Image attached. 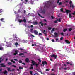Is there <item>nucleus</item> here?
Returning a JSON list of instances; mask_svg holds the SVG:
<instances>
[{"instance_id":"obj_5","label":"nucleus","mask_w":75,"mask_h":75,"mask_svg":"<svg viewBox=\"0 0 75 75\" xmlns=\"http://www.w3.org/2000/svg\"><path fill=\"white\" fill-rule=\"evenodd\" d=\"M66 12L67 13V15H68L69 13H71V10L67 9H66Z\"/></svg>"},{"instance_id":"obj_22","label":"nucleus","mask_w":75,"mask_h":75,"mask_svg":"<svg viewBox=\"0 0 75 75\" xmlns=\"http://www.w3.org/2000/svg\"><path fill=\"white\" fill-rule=\"evenodd\" d=\"M24 55V53H21L19 54V55L20 56H21V55Z\"/></svg>"},{"instance_id":"obj_20","label":"nucleus","mask_w":75,"mask_h":75,"mask_svg":"<svg viewBox=\"0 0 75 75\" xmlns=\"http://www.w3.org/2000/svg\"><path fill=\"white\" fill-rule=\"evenodd\" d=\"M54 34L55 35V36H58V33H57V32H55Z\"/></svg>"},{"instance_id":"obj_56","label":"nucleus","mask_w":75,"mask_h":75,"mask_svg":"<svg viewBox=\"0 0 75 75\" xmlns=\"http://www.w3.org/2000/svg\"><path fill=\"white\" fill-rule=\"evenodd\" d=\"M59 3V0H58L57 3Z\"/></svg>"},{"instance_id":"obj_52","label":"nucleus","mask_w":75,"mask_h":75,"mask_svg":"<svg viewBox=\"0 0 75 75\" xmlns=\"http://www.w3.org/2000/svg\"><path fill=\"white\" fill-rule=\"evenodd\" d=\"M58 38H57L56 39V42H57V41H58Z\"/></svg>"},{"instance_id":"obj_51","label":"nucleus","mask_w":75,"mask_h":75,"mask_svg":"<svg viewBox=\"0 0 75 75\" xmlns=\"http://www.w3.org/2000/svg\"><path fill=\"white\" fill-rule=\"evenodd\" d=\"M52 42H55V40L54 39H52Z\"/></svg>"},{"instance_id":"obj_50","label":"nucleus","mask_w":75,"mask_h":75,"mask_svg":"<svg viewBox=\"0 0 75 75\" xmlns=\"http://www.w3.org/2000/svg\"><path fill=\"white\" fill-rule=\"evenodd\" d=\"M51 28H51L49 27V28H48V30H51Z\"/></svg>"},{"instance_id":"obj_39","label":"nucleus","mask_w":75,"mask_h":75,"mask_svg":"<svg viewBox=\"0 0 75 75\" xmlns=\"http://www.w3.org/2000/svg\"><path fill=\"white\" fill-rule=\"evenodd\" d=\"M46 31L45 30H44L43 31V33L44 34H46V33H45V32Z\"/></svg>"},{"instance_id":"obj_43","label":"nucleus","mask_w":75,"mask_h":75,"mask_svg":"<svg viewBox=\"0 0 75 75\" xmlns=\"http://www.w3.org/2000/svg\"><path fill=\"white\" fill-rule=\"evenodd\" d=\"M15 44L16 45H18V43L16 42L15 43Z\"/></svg>"},{"instance_id":"obj_29","label":"nucleus","mask_w":75,"mask_h":75,"mask_svg":"<svg viewBox=\"0 0 75 75\" xmlns=\"http://www.w3.org/2000/svg\"><path fill=\"white\" fill-rule=\"evenodd\" d=\"M19 69H23V67H19Z\"/></svg>"},{"instance_id":"obj_47","label":"nucleus","mask_w":75,"mask_h":75,"mask_svg":"<svg viewBox=\"0 0 75 75\" xmlns=\"http://www.w3.org/2000/svg\"><path fill=\"white\" fill-rule=\"evenodd\" d=\"M41 74H43V75H45V73H43L42 72H41Z\"/></svg>"},{"instance_id":"obj_11","label":"nucleus","mask_w":75,"mask_h":75,"mask_svg":"<svg viewBox=\"0 0 75 75\" xmlns=\"http://www.w3.org/2000/svg\"><path fill=\"white\" fill-rule=\"evenodd\" d=\"M33 64H31V67H30L29 69H34V68H33Z\"/></svg>"},{"instance_id":"obj_42","label":"nucleus","mask_w":75,"mask_h":75,"mask_svg":"<svg viewBox=\"0 0 75 75\" xmlns=\"http://www.w3.org/2000/svg\"><path fill=\"white\" fill-rule=\"evenodd\" d=\"M63 39V37H62L60 38V40H62Z\"/></svg>"},{"instance_id":"obj_62","label":"nucleus","mask_w":75,"mask_h":75,"mask_svg":"<svg viewBox=\"0 0 75 75\" xmlns=\"http://www.w3.org/2000/svg\"><path fill=\"white\" fill-rule=\"evenodd\" d=\"M8 60V59L6 58V62H7V61Z\"/></svg>"},{"instance_id":"obj_19","label":"nucleus","mask_w":75,"mask_h":75,"mask_svg":"<svg viewBox=\"0 0 75 75\" xmlns=\"http://www.w3.org/2000/svg\"><path fill=\"white\" fill-rule=\"evenodd\" d=\"M3 73L4 74H7L8 72H7V71L6 70H5L3 72Z\"/></svg>"},{"instance_id":"obj_30","label":"nucleus","mask_w":75,"mask_h":75,"mask_svg":"<svg viewBox=\"0 0 75 75\" xmlns=\"http://www.w3.org/2000/svg\"><path fill=\"white\" fill-rule=\"evenodd\" d=\"M70 63H71L70 62H66V64H70Z\"/></svg>"},{"instance_id":"obj_34","label":"nucleus","mask_w":75,"mask_h":75,"mask_svg":"<svg viewBox=\"0 0 75 75\" xmlns=\"http://www.w3.org/2000/svg\"><path fill=\"white\" fill-rule=\"evenodd\" d=\"M3 12V10L2 9H0V13H1Z\"/></svg>"},{"instance_id":"obj_40","label":"nucleus","mask_w":75,"mask_h":75,"mask_svg":"<svg viewBox=\"0 0 75 75\" xmlns=\"http://www.w3.org/2000/svg\"><path fill=\"white\" fill-rule=\"evenodd\" d=\"M19 63H22V62H22V61H21V60H20L19 61Z\"/></svg>"},{"instance_id":"obj_6","label":"nucleus","mask_w":75,"mask_h":75,"mask_svg":"<svg viewBox=\"0 0 75 75\" xmlns=\"http://www.w3.org/2000/svg\"><path fill=\"white\" fill-rule=\"evenodd\" d=\"M0 65H1V67H6V66L4 65V63L1 64Z\"/></svg>"},{"instance_id":"obj_54","label":"nucleus","mask_w":75,"mask_h":75,"mask_svg":"<svg viewBox=\"0 0 75 75\" xmlns=\"http://www.w3.org/2000/svg\"><path fill=\"white\" fill-rule=\"evenodd\" d=\"M13 59L14 60H15V61H18V60L16 59Z\"/></svg>"},{"instance_id":"obj_46","label":"nucleus","mask_w":75,"mask_h":75,"mask_svg":"<svg viewBox=\"0 0 75 75\" xmlns=\"http://www.w3.org/2000/svg\"><path fill=\"white\" fill-rule=\"evenodd\" d=\"M39 35H42V33H39Z\"/></svg>"},{"instance_id":"obj_64","label":"nucleus","mask_w":75,"mask_h":75,"mask_svg":"<svg viewBox=\"0 0 75 75\" xmlns=\"http://www.w3.org/2000/svg\"><path fill=\"white\" fill-rule=\"evenodd\" d=\"M50 75H55L54 74H50Z\"/></svg>"},{"instance_id":"obj_26","label":"nucleus","mask_w":75,"mask_h":75,"mask_svg":"<svg viewBox=\"0 0 75 75\" xmlns=\"http://www.w3.org/2000/svg\"><path fill=\"white\" fill-rule=\"evenodd\" d=\"M67 29H65L63 30V31L64 32H65L66 31H67Z\"/></svg>"},{"instance_id":"obj_60","label":"nucleus","mask_w":75,"mask_h":75,"mask_svg":"<svg viewBox=\"0 0 75 75\" xmlns=\"http://www.w3.org/2000/svg\"><path fill=\"white\" fill-rule=\"evenodd\" d=\"M22 64H23V65H25V64L24 63H22Z\"/></svg>"},{"instance_id":"obj_61","label":"nucleus","mask_w":75,"mask_h":75,"mask_svg":"<svg viewBox=\"0 0 75 75\" xmlns=\"http://www.w3.org/2000/svg\"><path fill=\"white\" fill-rule=\"evenodd\" d=\"M74 4L72 5V8H74Z\"/></svg>"},{"instance_id":"obj_16","label":"nucleus","mask_w":75,"mask_h":75,"mask_svg":"<svg viewBox=\"0 0 75 75\" xmlns=\"http://www.w3.org/2000/svg\"><path fill=\"white\" fill-rule=\"evenodd\" d=\"M42 14H45V10H43L42 11Z\"/></svg>"},{"instance_id":"obj_63","label":"nucleus","mask_w":75,"mask_h":75,"mask_svg":"<svg viewBox=\"0 0 75 75\" xmlns=\"http://www.w3.org/2000/svg\"><path fill=\"white\" fill-rule=\"evenodd\" d=\"M72 14L73 15H75V11L74 12V13H72Z\"/></svg>"},{"instance_id":"obj_36","label":"nucleus","mask_w":75,"mask_h":75,"mask_svg":"<svg viewBox=\"0 0 75 75\" xmlns=\"http://www.w3.org/2000/svg\"><path fill=\"white\" fill-rule=\"evenodd\" d=\"M54 30H55V28H53L52 30L51 31H54Z\"/></svg>"},{"instance_id":"obj_12","label":"nucleus","mask_w":75,"mask_h":75,"mask_svg":"<svg viewBox=\"0 0 75 75\" xmlns=\"http://www.w3.org/2000/svg\"><path fill=\"white\" fill-rule=\"evenodd\" d=\"M65 42L67 43V44H70L71 42H69V41H68V40H65Z\"/></svg>"},{"instance_id":"obj_9","label":"nucleus","mask_w":75,"mask_h":75,"mask_svg":"<svg viewBox=\"0 0 75 75\" xmlns=\"http://www.w3.org/2000/svg\"><path fill=\"white\" fill-rule=\"evenodd\" d=\"M25 61L26 62H29V59L28 58H26V59L25 60Z\"/></svg>"},{"instance_id":"obj_4","label":"nucleus","mask_w":75,"mask_h":75,"mask_svg":"<svg viewBox=\"0 0 75 75\" xmlns=\"http://www.w3.org/2000/svg\"><path fill=\"white\" fill-rule=\"evenodd\" d=\"M42 64H43V66H44V65H45H45H47V62L45 61H43L42 62Z\"/></svg>"},{"instance_id":"obj_1","label":"nucleus","mask_w":75,"mask_h":75,"mask_svg":"<svg viewBox=\"0 0 75 75\" xmlns=\"http://www.w3.org/2000/svg\"><path fill=\"white\" fill-rule=\"evenodd\" d=\"M32 65H36V68H38V65L40 64L39 62H38V64H37L35 61L33 60H32Z\"/></svg>"},{"instance_id":"obj_49","label":"nucleus","mask_w":75,"mask_h":75,"mask_svg":"<svg viewBox=\"0 0 75 75\" xmlns=\"http://www.w3.org/2000/svg\"><path fill=\"white\" fill-rule=\"evenodd\" d=\"M72 74L73 75H75V72H73Z\"/></svg>"},{"instance_id":"obj_32","label":"nucleus","mask_w":75,"mask_h":75,"mask_svg":"<svg viewBox=\"0 0 75 75\" xmlns=\"http://www.w3.org/2000/svg\"><path fill=\"white\" fill-rule=\"evenodd\" d=\"M33 29H30V31L31 33H33Z\"/></svg>"},{"instance_id":"obj_48","label":"nucleus","mask_w":75,"mask_h":75,"mask_svg":"<svg viewBox=\"0 0 75 75\" xmlns=\"http://www.w3.org/2000/svg\"><path fill=\"white\" fill-rule=\"evenodd\" d=\"M46 71L48 72V71H49V69H46Z\"/></svg>"},{"instance_id":"obj_59","label":"nucleus","mask_w":75,"mask_h":75,"mask_svg":"<svg viewBox=\"0 0 75 75\" xmlns=\"http://www.w3.org/2000/svg\"><path fill=\"white\" fill-rule=\"evenodd\" d=\"M64 70H67V67H65L64 68Z\"/></svg>"},{"instance_id":"obj_25","label":"nucleus","mask_w":75,"mask_h":75,"mask_svg":"<svg viewBox=\"0 0 75 75\" xmlns=\"http://www.w3.org/2000/svg\"><path fill=\"white\" fill-rule=\"evenodd\" d=\"M38 15L40 17H41V18H44V17H42V16H41V15L39 13H38Z\"/></svg>"},{"instance_id":"obj_41","label":"nucleus","mask_w":75,"mask_h":75,"mask_svg":"<svg viewBox=\"0 0 75 75\" xmlns=\"http://www.w3.org/2000/svg\"><path fill=\"white\" fill-rule=\"evenodd\" d=\"M58 4H59V6H60V5H61V4H62V2H59V3Z\"/></svg>"},{"instance_id":"obj_21","label":"nucleus","mask_w":75,"mask_h":75,"mask_svg":"<svg viewBox=\"0 0 75 75\" xmlns=\"http://www.w3.org/2000/svg\"><path fill=\"white\" fill-rule=\"evenodd\" d=\"M69 17L70 18H72V16L71 15V14L70 13L69 14Z\"/></svg>"},{"instance_id":"obj_55","label":"nucleus","mask_w":75,"mask_h":75,"mask_svg":"<svg viewBox=\"0 0 75 75\" xmlns=\"http://www.w3.org/2000/svg\"><path fill=\"white\" fill-rule=\"evenodd\" d=\"M51 17L52 19H54V17H53L52 16H51Z\"/></svg>"},{"instance_id":"obj_28","label":"nucleus","mask_w":75,"mask_h":75,"mask_svg":"<svg viewBox=\"0 0 75 75\" xmlns=\"http://www.w3.org/2000/svg\"><path fill=\"white\" fill-rule=\"evenodd\" d=\"M7 70L8 72H10V68H8L7 69Z\"/></svg>"},{"instance_id":"obj_17","label":"nucleus","mask_w":75,"mask_h":75,"mask_svg":"<svg viewBox=\"0 0 75 75\" xmlns=\"http://www.w3.org/2000/svg\"><path fill=\"white\" fill-rule=\"evenodd\" d=\"M1 59H2V58L1 57L0 58V63H1V61H3L4 60V59H3L2 60H1Z\"/></svg>"},{"instance_id":"obj_44","label":"nucleus","mask_w":75,"mask_h":75,"mask_svg":"<svg viewBox=\"0 0 75 75\" xmlns=\"http://www.w3.org/2000/svg\"><path fill=\"white\" fill-rule=\"evenodd\" d=\"M26 13V11H25V10H24V12H23V13L24 14H25Z\"/></svg>"},{"instance_id":"obj_18","label":"nucleus","mask_w":75,"mask_h":75,"mask_svg":"<svg viewBox=\"0 0 75 75\" xmlns=\"http://www.w3.org/2000/svg\"><path fill=\"white\" fill-rule=\"evenodd\" d=\"M40 24H41V25L42 27H43V25H44V24H43V23H42V22H39Z\"/></svg>"},{"instance_id":"obj_53","label":"nucleus","mask_w":75,"mask_h":75,"mask_svg":"<svg viewBox=\"0 0 75 75\" xmlns=\"http://www.w3.org/2000/svg\"><path fill=\"white\" fill-rule=\"evenodd\" d=\"M12 67H14V68H16V66L15 65H13Z\"/></svg>"},{"instance_id":"obj_14","label":"nucleus","mask_w":75,"mask_h":75,"mask_svg":"<svg viewBox=\"0 0 75 75\" xmlns=\"http://www.w3.org/2000/svg\"><path fill=\"white\" fill-rule=\"evenodd\" d=\"M18 21L19 23H21V22H23V20L21 19H18Z\"/></svg>"},{"instance_id":"obj_38","label":"nucleus","mask_w":75,"mask_h":75,"mask_svg":"<svg viewBox=\"0 0 75 75\" xmlns=\"http://www.w3.org/2000/svg\"><path fill=\"white\" fill-rule=\"evenodd\" d=\"M60 10L62 12H63V11H64V9H63V8H62Z\"/></svg>"},{"instance_id":"obj_8","label":"nucleus","mask_w":75,"mask_h":75,"mask_svg":"<svg viewBox=\"0 0 75 75\" xmlns=\"http://www.w3.org/2000/svg\"><path fill=\"white\" fill-rule=\"evenodd\" d=\"M15 53L13 54V55H16L17 54H18V51L17 50L15 51Z\"/></svg>"},{"instance_id":"obj_37","label":"nucleus","mask_w":75,"mask_h":75,"mask_svg":"<svg viewBox=\"0 0 75 75\" xmlns=\"http://www.w3.org/2000/svg\"><path fill=\"white\" fill-rule=\"evenodd\" d=\"M4 20V18H1L0 19V20H1V21H3V20Z\"/></svg>"},{"instance_id":"obj_15","label":"nucleus","mask_w":75,"mask_h":75,"mask_svg":"<svg viewBox=\"0 0 75 75\" xmlns=\"http://www.w3.org/2000/svg\"><path fill=\"white\" fill-rule=\"evenodd\" d=\"M72 1H70L69 2V4L70 5V7H72Z\"/></svg>"},{"instance_id":"obj_23","label":"nucleus","mask_w":75,"mask_h":75,"mask_svg":"<svg viewBox=\"0 0 75 75\" xmlns=\"http://www.w3.org/2000/svg\"><path fill=\"white\" fill-rule=\"evenodd\" d=\"M23 21L24 23H26V22H27V20H26V19H23Z\"/></svg>"},{"instance_id":"obj_35","label":"nucleus","mask_w":75,"mask_h":75,"mask_svg":"<svg viewBox=\"0 0 75 75\" xmlns=\"http://www.w3.org/2000/svg\"><path fill=\"white\" fill-rule=\"evenodd\" d=\"M60 34H61V35H63V36H64V33L63 32H62L60 33Z\"/></svg>"},{"instance_id":"obj_31","label":"nucleus","mask_w":75,"mask_h":75,"mask_svg":"<svg viewBox=\"0 0 75 75\" xmlns=\"http://www.w3.org/2000/svg\"><path fill=\"white\" fill-rule=\"evenodd\" d=\"M8 65H11V64H12V63H11L10 62H9L8 63Z\"/></svg>"},{"instance_id":"obj_13","label":"nucleus","mask_w":75,"mask_h":75,"mask_svg":"<svg viewBox=\"0 0 75 75\" xmlns=\"http://www.w3.org/2000/svg\"><path fill=\"white\" fill-rule=\"evenodd\" d=\"M33 25H37L38 24V22H33Z\"/></svg>"},{"instance_id":"obj_57","label":"nucleus","mask_w":75,"mask_h":75,"mask_svg":"<svg viewBox=\"0 0 75 75\" xmlns=\"http://www.w3.org/2000/svg\"><path fill=\"white\" fill-rule=\"evenodd\" d=\"M38 75V74H37V73H35L34 74V75Z\"/></svg>"},{"instance_id":"obj_10","label":"nucleus","mask_w":75,"mask_h":75,"mask_svg":"<svg viewBox=\"0 0 75 75\" xmlns=\"http://www.w3.org/2000/svg\"><path fill=\"white\" fill-rule=\"evenodd\" d=\"M0 50L2 51L3 50V47H2V46L0 45Z\"/></svg>"},{"instance_id":"obj_58","label":"nucleus","mask_w":75,"mask_h":75,"mask_svg":"<svg viewBox=\"0 0 75 75\" xmlns=\"http://www.w3.org/2000/svg\"><path fill=\"white\" fill-rule=\"evenodd\" d=\"M55 23H57V20H55L54 21Z\"/></svg>"},{"instance_id":"obj_7","label":"nucleus","mask_w":75,"mask_h":75,"mask_svg":"<svg viewBox=\"0 0 75 75\" xmlns=\"http://www.w3.org/2000/svg\"><path fill=\"white\" fill-rule=\"evenodd\" d=\"M34 33L35 35H38V32L37 30H34Z\"/></svg>"},{"instance_id":"obj_3","label":"nucleus","mask_w":75,"mask_h":75,"mask_svg":"<svg viewBox=\"0 0 75 75\" xmlns=\"http://www.w3.org/2000/svg\"><path fill=\"white\" fill-rule=\"evenodd\" d=\"M57 55H55L54 54H53L52 55H51V58H53H53H55V59H57Z\"/></svg>"},{"instance_id":"obj_27","label":"nucleus","mask_w":75,"mask_h":75,"mask_svg":"<svg viewBox=\"0 0 75 75\" xmlns=\"http://www.w3.org/2000/svg\"><path fill=\"white\" fill-rule=\"evenodd\" d=\"M38 60L39 61V63H41V60H40V59H38Z\"/></svg>"},{"instance_id":"obj_24","label":"nucleus","mask_w":75,"mask_h":75,"mask_svg":"<svg viewBox=\"0 0 75 75\" xmlns=\"http://www.w3.org/2000/svg\"><path fill=\"white\" fill-rule=\"evenodd\" d=\"M72 29L71 28L69 29V31H72Z\"/></svg>"},{"instance_id":"obj_45","label":"nucleus","mask_w":75,"mask_h":75,"mask_svg":"<svg viewBox=\"0 0 75 75\" xmlns=\"http://www.w3.org/2000/svg\"><path fill=\"white\" fill-rule=\"evenodd\" d=\"M30 72L31 75H32V74H33V72H32V71H30Z\"/></svg>"},{"instance_id":"obj_2","label":"nucleus","mask_w":75,"mask_h":75,"mask_svg":"<svg viewBox=\"0 0 75 75\" xmlns=\"http://www.w3.org/2000/svg\"><path fill=\"white\" fill-rule=\"evenodd\" d=\"M46 4H45L44 6V8H48V6L51 4V2L50 1H48L47 2Z\"/></svg>"},{"instance_id":"obj_33","label":"nucleus","mask_w":75,"mask_h":75,"mask_svg":"<svg viewBox=\"0 0 75 75\" xmlns=\"http://www.w3.org/2000/svg\"><path fill=\"white\" fill-rule=\"evenodd\" d=\"M57 21H58L59 22H61V19H60V18H59V19H57Z\"/></svg>"}]
</instances>
